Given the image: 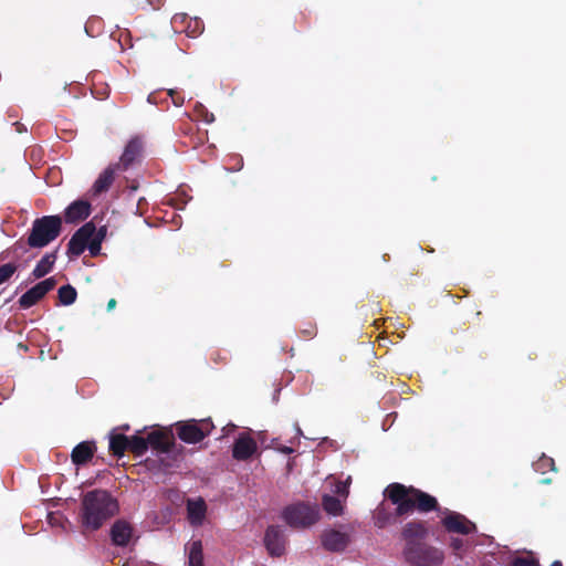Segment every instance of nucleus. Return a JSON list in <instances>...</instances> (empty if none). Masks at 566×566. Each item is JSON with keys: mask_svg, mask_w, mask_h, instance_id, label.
Listing matches in <instances>:
<instances>
[{"mask_svg": "<svg viewBox=\"0 0 566 566\" xmlns=\"http://www.w3.org/2000/svg\"><path fill=\"white\" fill-rule=\"evenodd\" d=\"M533 468L536 472L542 474L555 471V461L551 457L543 454L536 462L533 463Z\"/></svg>", "mask_w": 566, "mask_h": 566, "instance_id": "obj_27", "label": "nucleus"}, {"mask_svg": "<svg viewBox=\"0 0 566 566\" xmlns=\"http://www.w3.org/2000/svg\"><path fill=\"white\" fill-rule=\"evenodd\" d=\"M552 566H563L560 562L556 560L552 564Z\"/></svg>", "mask_w": 566, "mask_h": 566, "instance_id": "obj_42", "label": "nucleus"}, {"mask_svg": "<svg viewBox=\"0 0 566 566\" xmlns=\"http://www.w3.org/2000/svg\"><path fill=\"white\" fill-rule=\"evenodd\" d=\"M129 446L128 451H130L135 457L144 455L148 450L147 437H142L138 434H134L128 438Z\"/></svg>", "mask_w": 566, "mask_h": 566, "instance_id": "obj_23", "label": "nucleus"}, {"mask_svg": "<svg viewBox=\"0 0 566 566\" xmlns=\"http://www.w3.org/2000/svg\"><path fill=\"white\" fill-rule=\"evenodd\" d=\"M95 232V224L93 221L84 223L72 235L67 244V254L70 258L80 256L86 249L90 239Z\"/></svg>", "mask_w": 566, "mask_h": 566, "instance_id": "obj_10", "label": "nucleus"}, {"mask_svg": "<svg viewBox=\"0 0 566 566\" xmlns=\"http://www.w3.org/2000/svg\"><path fill=\"white\" fill-rule=\"evenodd\" d=\"M57 297L62 305L69 306L72 305L77 297V292L75 287L70 284L63 285L57 291Z\"/></svg>", "mask_w": 566, "mask_h": 566, "instance_id": "obj_26", "label": "nucleus"}, {"mask_svg": "<svg viewBox=\"0 0 566 566\" xmlns=\"http://www.w3.org/2000/svg\"><path fill=\"white\" fill-rule=\"evenodd\" d=\"M154 9H159L164 3V0H147Z\"/></svg>", "mask_w": 566, "mask_h": 566, "instance_id": "obj_38", "label": "nucleus"}, {"mask_svg": "<svg viewBox=\"0 0 566 566\" xmlns=\"http://www.w3.org/2000/svg\"><path fill=\"white\" fill-rule=\"evenodd\" d=\"M509 566H538V562L534 557L517 556Z\"/></svg>", "mask_w": 566, "mask_h": 566, "instance_id": "obj_30", "label": "nucleus"}, {"mask_svg": "<svg viewBox=\"0 0 566 566\" xmlns=\"http://www.w3.org/2000/svg\"><path fill=\"white\" fill-rule=\"evenodd\" d=\"M116 304H117L116 300L115 298H111L107 302V306H106L107 311L109 312V311L114 310L116 307Z\"/></svg>", "mask_w": 566, "mask_h": 566, "instance_id": "obj_40", "label": "nucleus"}, {"mask_svg": "<svg viewBox=\"0 0 566 566\" xmlns=\"http://www.w3.org/2000/svg\"><path fill=\"white\" fill-rule=\"evenodd\" d=\"M101 245H102V242H99L98 240H94V239H90L88 243H87V247L86 249L90 250V253L93 255V256H96L99 252H101Z\"/></svg>", "mask_w": 566, "mask_h": 566, "instance_id": "obj_31", "label": "nucleus"}, {"mask_svg": "<svg viewBox=\"0 0 566 566\" xmlns=\"http://www.w3.org/2000/svg\"><path fill=\"white\" fill-rule=\"evenodd\" d=\"M321 542L326 551L339 553L346 549L350 542V536L346 532L331 528L322 533Z\"/></svg>", "mask_w": 566, "mask_h": 566, "instance_id": "obj_12", "label": "nucleus"}, {"mask_svg": "<svg viewBox=\"0 0 566 566\" xmlns=\"http://www.w3.org/2000/svg\"><path fill=\"white\" fill-rule=\"evenodd\" d=\"M116 170H118V167L116 164H112L98 176L93 185L95 195H101L109 189L114 182Z\"/></svg>", "mask_w": 566, "mask_h": 566, "instance_id": "obj_19", "label": "nucleus"}, {"mask_svg": "<svg viewBox=\"0 0 566 566\" xmlns=\"http://www.w3.org/2000/svg\"><path fill=\"white\" fill-rule=\"evenodd\" d=\"M55 285L56 280L53 276L36 283L20 296L18 301L19 306L23 310L32 307L39 303L50 291H52Z\"/></svg>", "mask_w": 566, "mask_h": 566, "instance_id": "obj_9", "label": "nucleus"}, {"mask_svg": "<svg viewBox=\"0 0 566 566\" xmlns=\"http://www.w3.org/2000/svg\"><path fill=\"white\" fill-rule=\"evenodd\" d=\"M324 511L331 515L337 516L343 513V504L338 497L325 494L322 499Z\"/></svg>", "mask_w": 566, "mask_h": 566, "instance_id": "obj_24", "label": "nucleus"}, {"mask_svg": "<svg viewBox=\"0 0 566 566\" xmlns=\"http://www.w3.org/2000/svg\"><path fill=\"white\" fill-rule=\"evenodd\" d=\"M51 524L60 523L63 520V516L61 514H53L51 513L49 515Z\"/></svg>", "mask_w": 566, "mask_h": 566, "instance_id": "obj_37", "label": "nucleus"}, {"mask_svg": "<svg viewBox=\"0 0 566 566\" xmlns=\"http://www.w3.org/2000/svg\"><path fill=\"white\" fill-rule=\"evenodd\" d=\"M96 451V446L94 441H83L74 447L71 453L72 462L75 465L86 464L92 460L94 453Z\"/></svg>", "mask_w": 566, "mask_h": 566, "instance_id": "obj_17", "label": "nucleus"}, {"mask_svg": "<svg viewBox=\"0 0 566 566\" xmlns=\"http://www.w3.org/2000/svg\"><path fill=\"white\" fill-rule=\"evenodd\" d=\"M168 95L171 97L174 105L181 106L184 104V97L175 90H169Z\"/></svg>", "mask_w": 566, "mask_h": 566, "instance_id": "obj_34", "label": "nucleus"}, {"mask_svg": "<svg viewBox=\"0 0 566 566\" xmlns=\"http://www.w3.org/2000/svg\"><path fill=\"white\" fill-rule=\"evenodd\" d=\"M188 520L192 525H200L205 520L207 505L202 499L189 500L187 503Z\"/></svg>", "mask_w": 566, "mask_h": 566, "instance_id": "obj_20", "label": "nucleus"}, {"mask_svg": "<svg viewBox=\"0 0 566 566\" xmlns=\"http://www.w3.org/2000/svg\"><path fill=\"white\" fill-rule=\"evenodd\" d=\"M282 517L291 527L305 528L318 521L319 510L317 505L298 502L286 506Z\"/></svg>", "mask_w": 566, "mask_h": 566, "instance_id": "obj_5", "label": "nucleus"}, {"mask_svg": "<svg viewBox=\"0 0 566 566\" xmlns=\"http://www.w3.org/2000/svg\"><path fill=\"white\" fill-rule=\"evenodd\" d=\"M189 566H203L202 544L200 541H193L189 547Z\"/></svg>", "mask_w": 566, "mask_h": 566, "instance_id": "obj_25", "label": "nucleus"}, {"mask_svg": "<svg viewBox=\"0 0 566 566\" xmlns=\"http://www.w3.org/2000/svg\"><path fill=\"white\" fill-rule=\"evenodd\" d=\"M118 510L117 500L108 491L95 489L83 495L78 522L84 531L94 532L117 514Z\"/></svg>", "mask_w": 566, "mask_h": 566, "instance_id": "obj_3", "label": "nucleus"}, {"mask_svg": "<svg viewBox=\"0 0 566 566\" xmlns=\"http://www.w3.org/2000/svg\"><path fill=\"white\" fill-rule=\"evenodd\" d=\"M56 258H57V251L45 253L41 258V260L36 263V265L34 266V269L32 271V275L35 279H41V277L45 276L46 274H49L54 266Z\"/></svg>", "mask_w": 566, "mask_h": 566, "instance_id": "obj_21", "label": "nucleus"}, {"mask_svg": "<svg viewBox=\"0 0 566 566\" xmlns=\"http://www.w3.org/2000/svg\"><path fill=\"white\" fill-rule=\"evenodd\" d=\"M394 505L395 512H391L384 503L374 511L373 520L377 528H385L397 522L398 517L408 516L415 512L429 513L440 512L441 507L438 500L431 494L417 489L412 485H405L398 482L390 483L384 491Z\"/></svg>", "mask_w": 566, "mask_h": 566, "instance_id": "obj_1", "label": "nucleus"}, {"mask_svg": "<svg viewBox=\"0 0 566 566\" xmlns=\"http://www.w3.org/2000/svg\"><path fill=\"white\" fill-rule=\"evenodd\" d=\"M549 482H551V480H549V479H545V480H543V483H549Z\"/></svg>", "mask_w": 566, "mask_h": 566, "instance_id": "obj_43", "label": "nucleus"}, {"mask_svg": "<svg viewBox=\"0 0 566 566\" xmlns=\"http://www.w3.org/2000/svg\"><path fill=\"white\" fill-rule=\"evenodd\" d=\"M188 21V24L180 29V32H186L188 36L196 38L200 35L205 29L202 21L199 19H189L185 13H177L172 18V24L177 28V24L185 23Z\"/></svg>", "mask_w": 566, "mask_h": 566, "instance_id": "obj_18", "label": "nucleus"}, {"mask_svg": "<svg viewBox=\"0 0 566 566\" xmlns=\"http://www.w3.org/2000/svg\"><path fill=\"white\" fill-rule=\"evenodd\" d=\"M258 450L255 440L247 433H241L232 448V457L238 461L250 459Z\"/></svg>", "mask_w": 566, "mask_h": 566, "instance_id": "obj_13", "label": "nucleus"}, {"mask_svg": "<svg viewBox=\"0 0 566 566\" xmlns=\"http://www.w3.org/2000/svg\"><path fill=\"white\" fill-rule=\"evenodd\" d=\"M157 462H160V463H161V465H163L165 469H166V468H168V467L170 465L169 463H166V462L164 461V459H161V458H160V459H158V460L147 459V460H146V467H147L148 469H150V470H151V469H155V468H156Z\"/></svg>", "mask_w": 566, "mask_h": 566, "instance_id": "obj_36", "label": "nucleus"}, {"mask_svg": "<svg viewBox=\"0 0 566 566\" xmlns=\"http://www.w3.org/2000/svg\"><path fill=\"white\" fill-rule=\"evenodd\" d=\"M19 265L14 262H9L0 265V285L8 283L11 277L17 273Z\"/></svg>", "mask_w": 566, "mask_h": 566, "instance_id": "obj_28", "label": "nucleus"}, {"mask_svg": "<svg viewBox=\"0 0 566 566\" xmlns=\"http://www.w3.org/2000/svg\"><path fill=\"white\" fill-rule=\"evenodd\" d=\"M106 232H107L106 227H101L99 229L95 228V232H94L92 239L98 240L99 242H103V240L106 237Z\"/></svg>", "mask_w": 566, "mask_h": 566, "instance_id": "obj_35", "label": "nucleus"}, {"mask_svg": "<svg viewBox=\"0 0 566 566\" xmlns=\"http://www.w3.org/2000/svg\"><path fill=\"white\" fill-rule=\"evenodd\" d=\"M264 545L271 556L281 557L285 553L286 537L280 526L271 525L264 535Z\"/></svg>", "mask_w": 566, "mask_h": 566, "instance_id": "obj_11", "label": "nucleus"}, {"mask_svg": "<svg viewBox=\"0 0 566 566\" xmlns=\"http://www.w3.org/2000/svg\"><path fill=\"white\" fill-rule=\"evenodd\" d=\"M148 448L151 447L158 454L168 453L174 447V438L164 431H151L147 434Z\"/></svg>", "mask_w": 566, "mask_h": 566, "instance_id": "obj_16", "label": "nucleus"}, {"mask_svg": "<svg viewBox=\"0 0 566 566\" xmlns=\"http://www.w3.org/2000/svg\"><path fill=\"white\" fill-rule=\"evenodd\" d=\"M129 441L128 437L123 433H114L109 434V452L117 458H122L125 454V451L128 450Z\"/></svg>", "mask_w": 566, "mask_h": 566, "instance_id": "obj_22", "label": "nucleus"}, {"mask_svg": "<svg viewBox=\"0 0 566 566\" xmlns=\"http://www.w3.org/2000/svg\"><path fill=\"white\" fill-rule=\"evenodd\" d=\"M303 333L311 338L316 334V328L315 326H311V328L304 329Z\"/></svg>", "mask_w": 566, "mask_h": 566, "instance_id": "obj_39", "label": "nucleus"}, {"mask_svg": "<svg viewBox=\"0 0 566 566\" xmlns=\"http://www.w3.org/2000/svg\"><path fill=\"white\" fill-rule=\"evenodd\" d=\"M214 426L210 419H192L179 422L176 427L178 438L181 441L190 444L202 441L207 436L210 434Z\"/></svg>", "mask_w": 566, "mask_h": 566, "instance_id": "obj_6", "label": "nucleus"}, {"mask_svg": "<svg viewBox=\"0 0 566 566\" xmlns=\"http://www.w3.org/2000/svg\"><path fill=\"white\" fill-rule=\"evenodd\" d=\"M450 547L453 552V554L462 559L463 558V552L465 551V542L460 537H451L450 538Z\"/></svg>", "mask_w": 566, "mask_h": 566, "instance_id": "obj_29", "label": "nucleus"}, {"mask_svg": "<svg viewBox=\"0 0 566 566\" xmlns=\"http://www.w3.org/2000/svg\"><path fill=\"white\" fill-rule=\"evenodd\" d=\"M229 161L231 163L230 169L233 171L240 170L243 167V159L239 155L231 156Z\"/></svg>", "mask_w": 566, "mask_h": 566, "instance_id": "obj_33", "label": "nucleus"}, {"mask_svg": "<svg viewBox=\"0 0 566 566\" xmlns=\"http://www.w3.org/2000/svg\"><path fill=\"white\" fill-rule=\"evenodd\" d=\"M62 232V218L57 214L43 216L32 222L27 244L32 249H42L53 242Z\"/></svg>", "mask_w": 566, "mask_h": 566, "instance_id": "obj_4", "label": "nucleus"}, {"mask_svg": "<svg viewBox=\"0 0 566 566\" xmlns=\"http://www.w3.org/2000/svg\"><path fill=\"white\" fill-rule=\"evenodd\" d=\"M91 214V203L87 200L73 201L64 212L66 223H78Z\"/></svg>", "mask_w": 566, "mask_h": 566, "instance_id": "obj_14", "label": "nucleus"}, {"mask_svg": "<svg viewBox=\"0 0 566 566\" xmlns=\"http://www.w3.org/2000/svg\"><path fill=\"white\" fill-rule=\"evenodd\" d=\"M133 536V527L125 520H117L111 527V539L116 546L128 545Z\"/></svg>", "mask_w": 566, "mask_h": 566, "instance_id": "obj_15", "label": "nucleus"}, {"mask_svg": "<svg viewBox=\"0 0 566 566\" xmlns=\"http://www.w3.org/2000/svg\"><path fill=\"white\" fill-rule=\"evenodd\" d=\"M429 528L426 521L412 520L407 522L400 532L405 542L402 556L409 566H442L444 552L426 542Z\"/></svg>", "mask_w": 566, "mask_h": 566, "instance_id": "obj_2", "label": "nucleus"}, {"mask_svg": "<svg viewBox=\"0 0 566 566\" xmlns=\"http://www.w3.org/2000/svg\"><path fill=\"white\" fill-rule=\"evenodd\" d=\"M441 524L448 533H457L461 535H469L476 532V525L463 514L454 511L444 510V516L441 518Z\"/></svg>", "mask_w": 566, "mask_h": 566, "instance_id": "obj_7", "label": "nucleus"}, {"mask_svg": "<svg viewBox=\"0 0 566 566\" xmlns=\"http://www.w3.org/2000/svg\"><path fill=\"white\" fill-rule=\"evenodd\" d=\"M282 451L284 453H291L293 450H292V448L285 447L284 449H282Z\"/></svg>", "mask_w": 566, "mask_h": 566, "instance_id": "obj_41", "label": "nucleus"}, {"mask_svg": "<svg viewBox=\"0 0 566 566\" xmlns=\"http://www.w3.org/2000/svg\"><path fill=\"white\" fill-rule=\"evenodd\" d=\"M335 493L338 496L347 497L349 493V485L347 482H338L335 486Z\"/></svg>", "mask_w": 566, "mask_h": 566, "instance_id": "obj_32", "label": "nucleus"}, {"mask_svg": "<svg viewBox=\"0 0 566 566\" xmlns=\"http://www.w3.org/2000/svg\"><path fill=\"white\" fill-rule=\"evenodd\" d=\"M144 153V140L139 136H135L128 140L126 144L124 151L119 158V161L116 163L118 170L126 171L133 166L139 164L143 158Z\"/></svg>", "mask_w": 566, "mask_h": 566, "instance_id": "obj_8", "label": "nucleus"}]
</instances>
